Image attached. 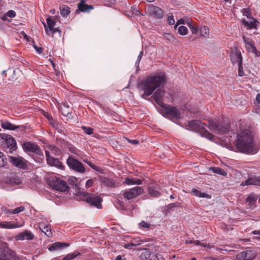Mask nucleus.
Returning a JSON list of instances; mask_svg holds the SVG:
<instances>
[{
	"label": "nucleus",
	"instance_id": "obj_1",
	"mask_svg": "<svg viewBox=\"0 0 260 260\" xmlns=\"http://www.w3.org/2000/svg\"><path fill=\"white\" fill-rule=\"evenodd\" d=\"M237 151L246 154L256 153L258 149L254 144L253 131H239L234 141Z\"/></svg>",
	"mask_w": 260,
	"mask_h": 260
},
{
	"label": "nucleus",
	"instance_id": "obj_2",
	"mask_svg": "<svg viewBox=\"0 0 260 260\" xmlns=\"http://www.w3.org/2000/svg\"><path fill=\"white\" fill-rule=\"evenodd\" d=\"M167 83V77L165 74L159 75L155 73L149 75L143 79L138 85L139 88L144 91L142 97L151 95L158 88H163Z\"/></svg>",
	"mask_w": 260,
	"mask_h": 260
},
{
	"label": "nucleus",
	"instance_id": "obj_3",
	"mask_svg": "<svg viewBox=\"0 0 260 260\" xmlns=\"http://www.w3.org/2000/svg\"><path fill=\"white\" fill-rule=\"evenodd\" d=\"M47 183L52 189L60 192H64L69 188L65 181L56 176L48 178Z\"/></svg>",
	"mask_w": 260,
	"mask_h": 260
},
{
	"label": "nucleus",
	"instance_id": "obj_4",
	"mask_svg": "<svg viewBox=\"0 0 260 260\" xmlns=\"http://www.w3.org/2000/svg\"><path fill=\"white\" fill-rule=\"evenodd\" d=\"M208 127L210 130H229L230 123L227 118L220 121L218 118H211L208 120Z\"/></svg>",
	"mask_w": 260,
	"mask_h": 260
},
{
	"label": "nucleus",
	"instance_id": "obj_5",
	"mask_svg": "<svg viewBox=\"0 0 260 260\" xmlns=\"http://www.w3.org/2000/svg\"><path fill=\"white\" fill-rule=\"evenodd\" d=\"M81 195L84 198V200L90 205L99 209L102 208L101 202L102 198L100 196L89 193L86 192H83Z\"/></svg>",
	"mask_w": 260,
	"mask_h": 260
},
{
	"label": "nucleus",
	"instance_id": "obj_6",
	"mask_svg": "<svg viewBox=\"0 0 260 260\" xmlns=\"http://www.w3.org/2000/svg\"><path fill=\"white\" fill-rule=\"evenodd\" d=\"M161 107L164 110V113H162L164 117H168L170 116L177 119L180 118V112L176 107L171 106L168 104H163V106Z\"/></svg>",
	"mask_w": 260,
	"mask_h": 260
},
{
	"label": "nucleus",
	"instance_id": "obj_7",
	"mask_svg": "<svg viewBox=\"0 0 260 260\" xmlns=\"http://www.w3.org/2000/svg\"><path fill=\"white\" fill-rule=\"evenodd\" d=\"M69 168L76 172L83 173L85 172V168L83 164L72 156H69L67 160Z\"/></svg>",
	"mask_w": 260,
	"mask_h": 260
},
{
	"label": "nucleus",
	"instance_id": "obj_8",
	"mask_svg": "<svg viewBox=\"0 0 260 260\" xmlns=\"http://www.w3.org/2000/svg\"><path fill=\"white\" fill-rule=\"evenodd\" d=\"M0 260H19L15 253L5 246L0 248Z\"/></svg>",
	"mask_w": 260,
	"mask_h": 260
},
{
	"label": "nucleus",
	"instance_id": "obj_9",
	"mask_svg": "<svg viewBox=\"0 0 260 260\" xmlns=\"http://www.w3.org/2000/svg\"><path fill=\"white\" fill-rule=\"evenodd\" d=\"M22 147L25 152H30L38 155H43L42 152L40 147L34 143L24 142L22 144Z\"/></svg>",
	"mask_w": 260,
	"mask_h": 260
},
{
	"label": "nucleus",
	"instance_id": "obj_10",
	"mask_svg": "<svg viewBox=\"0 0 260 260\" xmlns=\"http://www.w3.org/2000/svg\"><path fill=\"white\" fill-rule=\"evenodd\" d=\"M146 14L158 19L163 17L164 12L159 7L152 5H148L146 7Z\"/></svg>",
	"mask_w": 260,
	"mask_h": 260
},
{
	"label": "nucleus",
	"instance_id": "obj_11",
	"mask_svg": "<svg viewBox=\"0 0 260 260\" xmlns=\"http://www.w3.org/2000/svg\"><path fill=\"white\" fill-rule=\"evenodd\" d=\"M0 144H6L8 147L15 150L16 148V142L11 136L3 134L0 135Z\"/></svg>",
	"mask_w": 260,
	"mask_h": 260
},
{
	"label": "nucleus",
	"instance_id": "obj_12",
	"mask_svg": "<svg viewBox=\"0 0 260 260\" xmlns=\"http://www.w3.org/2000/svg\"><path fill=\"white\" fill-rule=\"evenodd\" d=\"M143 192V189L142 187L136 186L125 190L123 193V196L127 200H131L140 195Z\"/></svg>",
	"mask_w": 260,
	"mask_h": 260
},
{
	"label": "nucleus",
	"instance_id": "obj_13",
	"mask_svg": "<svg viewBox=\"0 0 260 260\" xmlns=\"http://www.w3.org/2000/svg\"><path fill=\"white\" fill-rule=\"evenodd\" d=\"M10 162L13 166L23 170L27 168V161L21 156H10Z\"/></svg>",
	"mask_w": 260,
	"mask_h": 260
},
{
	"label": "nucleus",
	"instance_id": "obj_14",
	"mask_svg": "<svg viewBox=\"0 0 260 260\" xmlns=\"http://www.w3.org/2000/svg\"><path fill=\"white\" fill-rule=\"evenodd\" d=\"M257 256L254 250H247L238 253L236 255V260H253Z\"/></svg>",
	"mask_w": 260,
	"mask_h": 260
},
{
	"label": "nucleus",
	"instance_id": "obj_15",
	"mask_svg": "<svg viewBox=\"0 0 260 260\" xmlns=\"http://www.w3.org/2000/svg\"><path fill=\"white\" fill-rule=\"evenodd\" d=\"M243 39L247 51L252 52L256 57L260 56V52L255 47L254 42L249 38H246L245 36L243 37Z\"/></svg>",
	"mask_w": 260,
	"mask_h": 260
},
{
	"label": "nucleus",
	"instance_id": "obj_16",
	"mask_svg": "<svg viewBox=\"0 0 260 260\" xmlns=\"http://www.w3.org/2000/svg\"><path fill=\"white\" fill-rule=\"evenodd\" d=\"M165 94V90L161 88H157L156 91L152 95L151 98L153 99L155 102L159 106L161 107L163 104H165L162 102L163 97Z\"/></svg>",
	"mask_w": 260,
	"mask_h": 260
},
{
	"label": "nucleus",
	"instance_id": "obj_17",
	"mask_svg": "<svg viewBox=\"0 0 260 260\" xmlns=\"http://www.w3.org/2000/svg\"><path fill=\"white\" fill-rule=\"evenodd\" d=\"M187 125L190 129L187 130H206L205 129L206 124L202 122L200 120H192L188 121L186 125Z\"/></svg>",
	"mask_w": 260,
	"mask_h": 260
},
{
	"label": "nucleus",
	"instance_id": "obj_18",
	"mask_svg": "<svg viewBox=\"0 0 260 260\" xmlns=\"http://www.w3.org/2000/svg\"><path fill=\"white\" fill-rule=\"evenodd\" d=\"M2 74L4 75L3 80L5 83L10 84L16 80L15 77V70L12 69H8L7 70L3 71Z\"/></svg>",
	"mask_w": 260,
	"mask_h": 260
},
{
	"label": "nucleus",
	"instance_id": "obj_19",
	"mask_svg": "<svg viewBox=\"0 0 260 260\" xmlns=\"http://www.w3.org/2000/svg\"><path fill=\"white\" fill-rule=\"evenodd\" d=\"M1 125L2 127L5 130H16L17 129L23 130L24 129L27 128L23 125H17L13 124L7 120H1Z\"/></svg>",
	"mask_w": 260,
	"mask_h": 260
},
{
	"label": "nucleus",
	"instance_id": "obj_20",
	"mask_svg": "<svg viewBox=\"0 0 260 260\" xmlns=\"http://www.w3.org/2000/svg\"><path fill=\"white\" fill-rule=\"evenodd\" d=\"M34 238V234L29 231L25 230L23 232L19 233L15 237L16 240H31Z\"/></svg>",
	"mask_w": 260,
	"mask_h": 260
},
{
	"label": "nucleus",
	"instance_id": "obj_21",
	"mask_svg": "<svg viewBox=\"0 0 260 260\" xmlns=\"http://www.w3.org/2000/svg\"><path fill=\"white\" fill-rule=\"evenodd\" d=\"M93 9L92 5H89L86 4L84 0H81L80 2L78 4V9L75 11L76 13H78L79 12H89L90 10Z\"/></svg>",
	"mask_w": 260,
	"mask_h": 260
},
{
	"label": "nucleus",
	"instance_id": "obj_22",
	"mask_svg": "<svg viewBox=\"0 0 260 260\" xmlns=\"http://www.w3.org/2000/svg\"><path fill=\"white\" fill-rule=\"evenodd\" d=\"M6 182L10 185H19L22 181L17 174L12 173L7 177Z\"/></svg>",
	"mask_w": 260,
	"mask_h": 260
},
{
	"label": "nucleus",
	"instance_id": "obj_23",
	"mask_svg": "<svg viewBox=\"0 0 260 260\" xmlns=\"http://www.w3.org/2000/svg\"><path fill=\"white\" fill-rule=\"evenodd\" d=\"M252 20L251 22H248L245 19H243L241 20L242 24L247 27L248 29H256L257 26L259 24V21H258L255 18L253 17V18L251 19Z\"/></svg>",
	"mask_w": 260,
	"mask_h": 260
},
{
	"label": "nucleus",
	"instance_id": "obj_24",
	"mask_svg": "<svg viewBox=\"0 0 260 260\" xmlns=\"http://www.w3.org/2000/svg\"><path fill=\"white\" fill-rule=\"evenodd\" d=\"M249 185L260 186V177H253L248 178L245 182H243L241 184V185L242 186Z\"/></svg>",
	"mask_w": 260,
	"mask_h": 260
},
{
	"label": "nucleus",
	"instance_id": "obj_25",
	"mask_svg": "<svg viewBox=\"0 0 260 260\" xmlns=\"http://www.w3.org/2000/svg\"><path fill=\"white\" fill-rule=\"evenodd\" d=\"M47 164L51 166H54L58 169H62L63 168V165L59 159L54 158L53 157H49L48 158Z\"/></svg>",
	"mask_w": 260,
	"mask_h": 260
},
{
	"label": "nucleus",
	"instance_id": "obj_26",
	"mask_svg": "<svg viewBox=\"0 0 260 260\" xmlns=\"http://www.w3.org/2000/svg\"><path fill=\"white\" fill-rule=\"evenodd\" d=\"M69 245L66 243H62L60 242H55L52 244L48 248L49 251H55L61 249L64 247L68 246Z\"/></svg>",
	"mask_w": 260,
	"mask_h": 260
},
{
	"label": "nucleus",
	"instance_id": "obj_27",
	"mask_svg": "<svg viewBox=\"0 0 260 260\" xmlns=\"http://www.w3.org/2000/svg\"><path fill=\"white\" fill-rule=\"evenodd\" d=\"M40 230L48 237L52 235L51 228L44 222H40L39 224Z\"/></svg>",
	"mask_w": 260,
	"mask_h": 260
},
{
	"label": "nucleus",
	"instance_id": "obj_28",
	"mask_svg": "<svg viewBox=\"0 0 260 260\" xmlns=\"http://www.w3.org/2000/svg\"><path fill=\"white\" fill-rule=\"evenodd\" d=\"M145 242L144 241L141 240L139 238L134 239L131 241L129 243L124 244L123 246L125 248L131 249L133 246H137L140 245Z\"/></svg>",
	"mask_w": 260,
	"mask_h": 260
},
{
	"label": "nucleus",
	"instance_id": "obj_29",
	"mask_svg": "<svg viewBox=\"0 0 260 260\" xmlns=\"http://www.w3.org/2000/svg\"><path fill=\"white\" fill-rule=\"evenodd\" d=\"M49 123L55 130H62V128H66L61 123H59L56 119L52 118L49 120Z\"/></svg>",
	"mask_w": 260,
	"mask_h": 260
},
{
	"label": "nucleus",
	"instance_id": "obj_30",
	"mask_svg": "<svg viewBox=\"0 0 260 260\" xmlns=\"http://www.w3.org/2000/svg\"><path fill=\"white\" fill-rule=\"evenodd\" d=\"M60 110L62 115L67 117V120L73 119V116L72 114V111L70 109V107H61Z\"/></svg>",
	"mask_w": 260,
	"mask_h": 260
},
{
	"label": "nucleus",
	"instance_id": "obj_31",
	"mask_svg": "<svg viewBox=\"0 0 260 260\" xmlns=\"http://www.w3.org/2000/svg\"><path fill=\"white\" fill-rule=\"evenodd\" d=\"M142 183V180L141 179L129 177L126 178L125 181L123 182V184H126L127 185H140Z\"/></svg>",
	"mask_w": 260,
	"mask_h": 260
},
{
	"label": "nucleus",
	"instance_id": "obj_32",
	"mask_svg": "<svg viewBox=\"0 0 260 260\" xmlns=\"http://www.w3.org/2000/svg\"><path fill=\"white\" fill-rule=\"evenodd\" d=\"M60 11V15L63 17H66L70 13V8L66 5H62L59 8Z\"/></svg>",
	"mask_w": 260,
	"mask_h": 260
},
{
	"label": "nucleus",
	"instance_id": "obj_33",
	"mask_svg": "<svg viewBox=\"0 0 260 260\" xmlns=\"http://www.w3.org/2000/svg\"><path fill=\"white\" fill-rule=\"evenodd\" d=\"M148 192L150 196L153 198H158L160 196V192L155 186H150L148 188Z\"/></svg>",
	"mask_w": 260,
	"mask_h": 260
},
{
	"label": "nucleus",
	"instance_id": "obj_34",
	"mask_svg": "<svg viewBox=\"0 0 260 260\" xmlns=\"http://www.w3.org/2000/svg\"><path fill=\"white\" fill-rule=\"evenodd\" d=\"M199 135L210 140L214 141L215 136L209 131H196Z\"/></svg>",
	"mask_w": 260,
	"mask_h": 260
},
{
	"label": "nucleus",
	"instance_id": "obj_35",
	"mask_svg": "<svg viewBox=\"0 0 260 260\" xmlns=\"http://www.w3.org/2000/svg\"><path fill=\"white\" fill-rule=\"evenodd\" d=\"M191 193L192 194L193 196L200 197V198H210L211 197L210 195L202 192L200 190L193 188L191 191Z\"/></svg>",
	"mask_w": 260,
	"mask_h": 260
},
{
	"label": "nucleus",
	"instance_id": "obj_36",
	"mask_svg": "<svg viewBox=\"0 0 260 260\" xmlns=\"http://www.w3.org/2000/svg\"><path fill=\"white\" fill-rule=\"evenodd\" d=\"M19 226L16 224L12 223L11 222L3 221L0 222V228L3 229H14Z\"/></svg>",
	"mask_w": 260,
	"mask_h": 260
},
{
	"label": "nucleus",
	"instance_id": "obj_37",
	"mask_svg": "<svg viewBox=\"0 0 260 260\" xmlns=\"http://www.w3.org/2000/svg\"><path fill=\"white\" fill-rule=\"evenodd\" d=\"M101 181L105 186L108 187H115V183L110 179L107 177H101Z\"/></svg>",
	"mask_w": 260,
	"mask_h": 260
},
{
	"label": "nucleus",
	"instance_id": "obj_38",
	"mask_svg": "<svg viewBox=\"0 0 260 260\" xmlns=\"http://www.w3.org/2000/svg\"><path fill=\"white\" fill-rule=\"evenodd\" d=\"M55 18H57V17H51L49 16L47 19V28L50 29L51 28H52L53 27H54L56 24V19Z\"/></svg>",
	"mask_w": 260,
	"mask_h": 260
},
{
	"label": "nucleus",
	"instance_id": "obj_39",
	"mask_svg": "<svg viewBox=\"0 0 260 260\" xmlns=\"http://www.w3.org/2000/svg\"><path fill=\"white\" fill-rule=\"evenodd\" d=\"M257 200V196L250 194L246 199V202L248 203V204L251 207L255 206V204Z\"/></svg>",
	"mask_w": 260,
	"mask_h": 260
},
{
	"label": "nucleus",
	"instance_id": "obj_40",
	"mask_svg": "<svg viewBox=\"0 0 260 260\" xmlns=\"http://www.w3.org/2000/svg\"><path fill=\"white\" fill-rule=\"evenodd\" d=\"M43 25H44V26L45 29L46 33L48 36H50L51 34L53 35V34H55V32H59V33L61 32L60 30V29L59 28V27H53L52 28H51V29H49L47 28V25H46V24L45 23H43Z\"/></svg>",
	"mask_w": 260,
	"mask_h": 260
},
{
	"label": "nucleus",
	"instance_id": "obj_41",
	"mask_svg": "<svg viewBox=\"0 0 260 260\" xmlns=\"http://www.w3.org/2000/svg\"><path fill=\"white\" fill-rule=\"evenodd\" d=\"M210 170L214 173L221 175L224 176H226V172L222 169L219 167H212Z\"/></svg>",
	"mask_w": 260,
	"mask_h": 260
},
{
	"label": "nucleus",
	"instance_id": "obj_42",
	"mask_svg": "<svg viewBox=\"0 0 260 260\" xmlns=\"http://www.w3.org/2000/svg\"><path fill=\"white\" fill-rule=\"evenodd\" d=\"M81 253L79 252L75 251L72 253L68 254L66 255L62 260H72L77 257L78 255H80Z\"/></svg>",
	"mask_w": 260,
	"mask_h": 260
},
{
	"label": "nucleus",
	"instance_id": "obj_43",
	"mask_svg": "<svg viewBox=\"0 0 260 260\" xmlns=\"http://www.w3.org/2000/svg\"><path fill=\"white\" fill-rule=\"evenodd\" d=\"M187 25L192 32V35H196L198 33L199 29L198 26L196 24L192 23L191 22H188Z\"/></svg>",
	"mask_w": 260,
	"mask_h": 260
},
{
	"label": "nucleus",
	"instance_id": "obj_44",
	"mask_svg": "<svg viewBox=\"0 0 260 260\" xmlns=\"http://www.w3.org/2000/svg\"><path fill=\"white\" fill-rule=\"evenodd\" d=\"M49 149L51 152L55 155H60L62 154L61 151L54 145H50Z\"/></svg>",
	"mask_w": 260,
	"mask_h": 260
},
{
	"label": "nucleus",
	"instance_id": "obj_45",
	"mask_svg": "<svg viewBox=\"0 0 260 260\" xmlns=\"http://www.w3.org/2000/svg\"><path fill=\"white\" fill-rule=\"evenodd\" d=\"M241 12L243 16H246L248 19L253 18V16L251 15V12L250 9L244 8L241 10Z\"/></svg>",
	"mask_w": 260,
	"mask_h": 260
},
{
	"label": "nucleus",
	"instance_id": "obj_46",
	"mask_svg": "<svg viewBox=\"0 0 260 260\" xmlns=\"http://www.w3.org/2000/svg\"><path fill=\"white\" fill-rule=\"evenodd\" d=\"M178 32L182 36L186 35L188 32L187 28L183 25L180 26L178 28Z\"/></svg>",
	"mask_w": 260,
	"mask_h": 260
},
{
	"label": "nucleus",
	"instance_id": "obj_47",
	"mask_svg": "<svg viewBox=\"0 0 260 260\" xmlns=\"http://www.w3.org/2000/svg\"><path fill=\"white\" fill-rule=\"evenodd\" d=\"M151 251L149 250L146 249L141 254V257L146 260H149Z\"/></svg>",
	"mask_w": 260,
	"mask_h": 260
},
{
	"label": "nucleus",
	"instance_id": "obj_48",
	"mask_svg": "<svg viewBox=\"0 0 260 260\" xmlns=\"http://www.w3.org/2000/svg\"><path fill=\"white\" fill-rule=\"evenodd\" d=\"M200 36L204 37V35H207L209 33V29L206 26H202L200 29Z\"/></svg>",
	"mask_w": 260,
	"mask_h": 260
},
{
	"label": "nucleus",
	"instance_id": "obj_49",
	"mask_svg": "<svg viewBox=\"0 0 260 260\" xmlns=\"http://www.w3.org/2000/svg\"><path fill=\"white\" fill-rule=\"evenodd\" d=\"M7 163L6 156L4 153L0 151V167H2Z\"/></svg>",
	"mask_w": 260,
	"mask_h": 260
},
{
	"label": "nucleus",
	"instance_id": "obj_50",
	"mask_svg": "<svg viewBox=\"0 0 260 260\" xmlns=\"http://www.w3.org/2000/svg\"><path fill=\"white\" fill-rule=\"evenodd\" d=\"M131 11L133 14H135L137 16H144L145 14H142L140 11L137 9L136 6H133L131 8Z\"/></svg>",
	"mask_w": 260,
	"mask_h": 260
},
{
	"label": "nucleus",
	"instance_id": "obj_51",
	"mask_svg": "<svg viewBox=\"0 0 260 260\" xmlns=\"http://www.w3.org/2000/svg\"><path fill=\"white\" fill-rule=\"evenodd\" d=\"M235 55L237 56V61L238 63H242V56L240 51L237 50L235 52Z\"/></svg>",
	"mask_w": 260,
	"mask_h": 260
},
{
	"label": "nucleus",
	"instance_id": "obj_52",
	"mask_svg": "<svg viewBox=\"0 0 260 260\" xmlns=\"http://www.w3.org/2000/svg\"><path fill=\"white\" fill-rule=\"evenodd\" d=\"M115 206L117 208L120 210H124V206L123 203L120 201V200H117L115 202Z\"/></svg>",
	"mask_w": 260,
	"mask_h": 260
},
{
	"label": "nucleus",
	"instance_id": "obj_53",
	"mask_svg": "<svg viewBox=\"0 0 260 260\" xmlns=\"http://www.w3.org/2000/svg\"><path fill=\"white\" fill-rule=\"evenodd\" d=\"M161 255L151 251L149 260H159V257Z\"/></svg>",
	"mask_w": 260,
	"mask_h": 260
},
{
	"label": "nucleus",
	"instance_id": "obj_54",
	"mask_svg": "<svg viewBox=\"0 0 260 260\" xmlns=\"http://www.w3.org/2000/svg\"><path fill=\"white\" fill-rule=\"evenodd\" d=\"M168 15L167 21L169 25H173L175 24V20L172 13H170Z\"/></svg>",
	"mask_w": 260,
	"mask_h": 260
},
{
	"label": "nucleus",
	"instance_id": "obj_55",
	"mask_svg": "<svg viewBox=\"0 0 260 260\" xmlns=\"http://www.w3.org/2000/svg\"><path fill=\"white\" fill-rule=\"evenodd\" d=\"M25 210V208L23 206H20L19 207H17L15 209H14L13 210H12V214H17Z\"/></svg>",
	"mask_w": 260,
	"mask_h": 260
},
{
	"label": "nucleus",
	"instance_id": "obj_56",
	"mask_svg": "<svg viewBox=\"0 0 260 260\" xmlns=\"http://www.w3.org/2000/svg\"><path fill=\"white\" fill-rule=\"evenodd\" d=\"M180 203H178V202H176V203H171V204H169L168 206H167V207L169 209H171L172 208H176V207H180Z\"/></svg>",
	"mask_w": 260,
	"mask_h": 260
},
{
	"label": "nucleus",
	"instance_id": "obj_57",
	"mask_svg": "<svg viewBox=\"0 0 260 260\" xmlns=\"http://www.w3.org/2000/svg\"><path fill=\"white\" fill-rule=\"evenodd\" d=\"M238 75L242 77L244 75L242 63H238Z\"/></svg>",
	"mask_w": 260,
	"mask_h": 260
},
{
	"label": "nucleus",
	"instance_id": "obj_58",
	"mask_svg": "<svg viewBox=\"0 0 260 260\" xmlns=\"http://www.w3.org/2000/svg\"><path fill=\"white\" fill-rule=\"evenodd\" d=\"M7 16L10 18H14L16 16V12L12 10L8 11L7 13Z\"/></svg>",
	"mask_w": 260,
	"mask_h": 260
},
{
	"label": "nucleus",
	"instance_id": "obj_59",
	"mask_svg": "<svg viewBox=\"0 0 260 260\" xmlns=\"http://www.w3.org/2000/svg\"><path fill=\"white\" fill-rule=\"evenodd\" d=\"M139 225L143 228H146V229H149L150 226V224H149L148 223H147L144 221H142L139 223Z\"/></svg>",
	"mask_w": 260,
	"mask_h": 260
},
{
	"label": "nucleus",
	"instance_id": "obj_60",
	"mask_svg": "<svg viewBox=\"0 0 260 260\" xmlns=\"http://www.w3.org/2000/svg\"><path fill=\"white\" fill-rule=\"evenodd\" d=\"M86 162L88 165V166L90 167H91L92 169H93V170H94L95 171H98L99 170V167L98 166L94 165L93 164H92L90 161H86Z\"/></svg>",
	"mask_w": 260,
	"mask_h": 260
},
{
	"label": "nucleus",
	"instance_id": "obj_61",
	"mask_svg": "<svg viewBox=\"0 0 260 260\" xmlns=\"http://www.w3.org/2000/svg\"><path fill=\"white\" fill-rule=\"evenodd\" d=\"M253 235H257L254 237V239L260 240V231H253L251 233Z\"/></svg>",
	"mask_w": 260,
	"mask_h": 260
},
{
	"label": "nucleus",
	"instance_id": "obj_62",
	"mask_svg": "<svg viewBox=\"0 0 260 260\" xmlns=\"http://www.w3.org/2000/svg\"><path fill=\"white\" fill-rule=\"evenodd\" d=\"M93 183H94L93 180L91 179L87 180L86 182V187H90L91 186H92L93 185Z\"/></svg>",
	"mask_w": 260,
	"mask_h": 260
},
{
	"label": "nucleus",
	"instance_id": "obj_63",
	"mask_svg": "<svg viewBox=\"0 0 260 260\" xmlns=\"http://www.w3.org/2000/svg\"><path fill=\"white\" fill-rule=\"evenodd\" d=\"M185 23V22H184V20L182 18H181L180 19H179L177 21V23L176 24H175V26H174V28L175 29H176L177 26L179 25V24H184Z\"/></svg>",
	"mask_w": 260,
	"mask_h": 260
},
{
	"label": "nucleus",
	"instance_id": "obj_64",
	"mask_svg": "<svg viewBox=\"0 0 260 260\" xmlns=\"http://www.w3.org/2000/svg\"><path fill=\"white\" fill-rule=\"evenodd\" d=\"M33 47L36 49V51L38 53L40 54V53H42V52H43V48L42 47H38L36 44H34L33 45Z\"/></svg>",
	"mask_w": 260,
	"mask_h": 260
}]
</instances>
